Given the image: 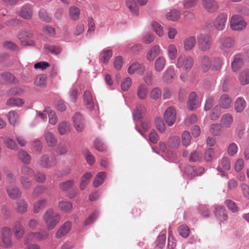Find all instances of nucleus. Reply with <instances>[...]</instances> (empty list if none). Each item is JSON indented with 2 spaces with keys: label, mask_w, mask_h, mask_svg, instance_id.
I'll use <instances>...</instances> for the list:
<instances>
[{
  "label": "nucleus",
  "mask_w": 249,
  "mask_h": 249,
  "mask_svg": "<svg viewBox=\"0 0 249 249\" xmlns=\"http://www.w3.org/2000/svg\"><path fill=\"white\" fill-rule=\"evenodd\" d=\"M196 41L195 36H190L186 38L184 41V49L185 51L192 50L196 44Z\"/></svg>",
  "instance_id": "nucleus-25"
},
{
  "label": "nucleus",
  "mask_w": 249,
  "mask_h": 249,
  "mask_svg": "<svg viewBox=\"0 0 249 249\" xmlns=\"http://www.w3.org/2000/svg\"><path fill=\"white\" fill-rule=\"evenodd\" d=\"M71 223L70 222H65L64 225L59 229L56 233L57 238H61L69 232L71 229Z\"/></svg>",
  "instance_id": "nucleus-28"
},
{
  "label": "nucleus",
  "mask_w": 249,
  "mask_h": 249,
  "mask_svg": "<svg viewBox=\"0 0 249 249\" xmlns=\"http://www.w3.org/2000/svg\"><path fill=\"white\" fill-rule=\"evenodd\" d=\"M58 207L61 211L67 213L72 209V204L69 201H61L59 202Z\"/></svg>",
  "instance_id": "nucleus-47"
},
{
  "label": "nucleus",
  "mask_w": 249,
  "mask_h": 249,
  "mask_svg": "<svg viewBox=\"0 0 249 249\" xmlns=\"http://www.w3.org/2000/svg\"><path fill=\"white\" fill-rule=\"evenodd\" d=\"M225 205L232 213H236L238 211L235 203L231 200H227L225 201Z\"/></svg>",
  "instance_id": "nucleus-64"
},
{
  "label": "nucleus",
  "mask_w": 249,
  "mask_h": 249,
  "mask_svg": "<svg viewBox=\"0 0 249 249\" xmlns=\"http://www.w3.org/2000/svg\"><path fill=\"white\" fill-rule=\"evenodd\" d=\"M19 158L24 163L29 164L30 162L31 158L30 156L25 151H21L18 154Z\"/></svg>",
  "instance_id": "nucleus-61"
},
{
  "label": "nucleus",
  "mask_w": 249,
  "mask_h": 249,
  "mask_svg": "<svg viewBox=\"0 0 249 249\" xmlns=\"http://www.w3.org/2000/svg\"><path fill=\"white\" fill-rule=\"evenodd\" d=\"M146 112L145 107L142 105L136 106L134 113L133 117L135 120H139L142 117Z\"/></svg>",
  "instance_id": "nucleus-34"
},
{
  "label": "nucleus",
  "mask_w": 249,
  "mask_h": 249,
  "mask_svg": "<svg viewBox=\"0 0 249 249\" xmlns=\"http://www.w3.org/2000/svg\"><path fill=\"white\" fill-rule=\"evenodd\" d=\"M44 137L46 143L49 146L53 147L56 144L57 142V139L51 132H46Z\"/></svg>",
  "instance_id": "nucleus-39"
},
{
  "label": "nucleus",
  "mask_w": 249,
  "mask_h": 249,
  "mask_svg": "<svg viewBox=\"0 0 249 249\" xmlns=\"http://www.w3.org/2000/svg\"><path fill=\"white\" fill-rule=\"evenodd\" d=\"M246 106L245 100L243 97H238L234 103V108L237 112H241L245 109Z\"/></svg>",
  "instance_id": "nucleus-35"
},
{
  "label": "nucleus",
  "mask_w": 249,
  "mask_h": 249,
  "mask_svg": "<svg viewBox=\"0 0 249 249\" xmlns=\"http://www.w3.org/2000/svg\"><path fill=\"white\" fill-rule=\"evenodd\" d=\"M175 70L173 67H169L164 71L163 75V80L166 82H171L175 76Z\"/></svg>",
  "instance_id": "nucleus-27"
},
{
  "label": "nucleus",
  "mask_w": 249,
  "mask_h": 249,
  "mask_svg": "<svg viewBox=\"0 0 249 249\" xmlns=\"http://www.w3.org/2000/svg\"><path fill=\"white\" fill-rule=\"evenodd\" d=\"M180 12L175 9L171 10L166 15V17L167 19L173 21L178 20L180 18Z\"/></svg>",
  "instance_id": "nucleus-45"
},
{
  "label": "nucleus",
  "mask_w": 249,
  "mask_h": 249,
  "mask_svg": "<svg viewBox=\"0 0 249 249\" xmlns=\"http://www.w3.org/2000/svg\"><path fill=\"white\" fill-rule=\"evenodd\" d=\"M200 66L204 72H207L212 66L211 59L208 55H203L200 59Z\"/></svg>",
  "instance_id": "nucleus-21"
},
{
  "label": "nucleus",
  "mask_w": 249,
  "mask_h": 249,
  "mask_svg": "<svg viewBox=\"0 0 249 249\" xmlns=\"http://www.w3.org/2000/svg\"><path fill=\"white\" fill-rule=\"evenodd\" d=\"M233 119L230 114H225L223 115L221 119V125L224 128L230 127L232 123Z\"/></svg>",
  "instance_id": "nucleus-38"
},
{
  "label": "nucleus",
  "mask_w": 249,
  "mask_h": 249,
  "mask_svg": "<svg viewBox=\"0 0 249 249\" xmlns=\"http://www.w3.org/2000/svg\"><path fill=\"white\" fill-rule=\"evenodd\" d=\"M58 130L60 135H64L70 131V125L66 122H62L58 124Z\"/></svg>",
  "instance_id": "nucleus-43"
},
{
  "label": "nucleus",
  "mask_w": 249,
  "mask_h": 249,
  "mask_svg": "<svg viewBox=\"0 0 249 249\" xmlns=\"http://www.w3.org/2000/svg\"><path fill=\"white\" fill-rule=\"evenodd\" d=\"M91 177L92 175L90 173H86L82 176L80 183V187L81 190L86 188Z\"/></svg>",
  "instance_id": "nucleus-44"
},
{
  "label": "nucleus",
  "mask_w": 249,
  "mask_h": 249,
  "mask_svg": "<svg viewBox=\"0 0 249 249\" xmlns=\"http://www.w3.org/2000/svg\"><path fill=\"white\" fill-rule=\"evenodd\" d=\"M24 92L23 89L19 87H15L9 89L7 91V94L10 96L20 95Z\"/></svg>",
  "instance_id": "nucleus-60"
},
{
  "label": "nucleus",
  "mask_w": 249,
  "mask_h": 249,
  "mask_svg": "<svg viewBox=\"0 0 249 249\" xmlns=\"http://www.w3.org/2000/svg\"><path fill=\"white\" fill-rule=\"evenodd\" d=\"M32 36L33 34L31 32L26 31H22L18 35V38L20 40L23 45H29L30 43L28 39L32 38Z\"/></svg>",
  "instance_id": "nucleus-23"
},
{
  "label": "nucleus",
  "mask_w": 249,
  "mask_h": 249,
  "mask_svg": "<svg viewBox=\"0 0 249 249\" xmlns=\"http://www.w3.org/2000/svg\"><path fill=\"white\" fill-rule=\"evenodd\" d=\"M80 12V9L75 6H71L69 9V16L72 19L75 21L79 19Z\"/></svg>",
  "instance_id": "nucleus-46"
},
{
  "label": "nucleus",
  "mask_w": 249,
  "mask_h": 249,
  "mask_svg": "<svg viewBox=\"0 0 249 249\" xmlns=\"http://www.w3.org/2000/svg\"><path fill=\"white\" fill-rule=\"evenodd\" d=\"M4 144L6 147L11 150L17 149V144L15 141L9 137H5L3 138Z\"/></svg>",
  "instance_id": "nucleus-50"
},
{
  "label": "nucleus",
  "mask_w": 249,
  "mask_h": 249,
  "mask_svg": "<svg viewBox=\"0 0 249 249\" xmlns=\"http://www.w3.org/2000/svg\"><path fill=\"white\" fill-rule=\"evenodd\" d=\"M198 48L202 51L209 50L212 44V37L208 35L200 34L197 36Z\"/></svg>",
  "instance_id": "nucleus-3"
},
{
  "label": "nucleus",
  "mask_w": 249,
  "mask_h": 249,
  "mask_svg": "<svg viewBox=\"0 0 249 249\" xmlns=\"http://www.w3.org/2000/svg\"><path fill=\"white\" fill-rule=\"evenodd\" d=\"M210 132L214 136L221 134V126L218 124H213L211 125Z\"/></svg>",
  "instance_id": "nucleus-62"
},
{
  "label": "nucleus",
  "mask_w": 249,
  "mask_h": 249,
  "mask_svg": "<svg viewBox=\"0 0 249 249\" xmlns=\"http://www.w3.org/2000/svg\"><path fill=\"white\" fill-rule=\"evenodd\" d=\"M13 231L15 237L18 239H20L23 237L25 230L20 222H17L15 223Z\"/></svg>",
  "instance_id": "nucleus-18"
},
{
  "label": "nucleus",
  "mask_w": 249,
  "mask_h": 249,
  "mask_svg": "<svg viewBox=\"0 0 249 249\" xmlns=\"http://www.w3.org/2000/svg\"><path fill=\"white\" fill-rule=\"evenodd\" d=\"M21 176L32 177L34 175V171L29 166L24 165L21 168Z\"/></svg>",
  "instance_id": "nucleus-56"
},
{
  "label": "nucleus",
  "mask_w": 249,
  "mask_h": 249,
  "mask_svg": "<svg viewBox=\"0 0 249 249\" xmlns=\"http://www.w3.org/2000/svg\"><path fill=\"white\" fill-rule=\"evenodd\" d=\"M9 123L12 125H15L19 122L18 113L14 110L10 111L6 115Z\"/></svg>",
  "instance_id": "nucleus-36"
},
{
  "label": "nucleus",
  "mask_w": 249,
  "mask_h": 249,
  "mask_svg": "<svg viewBox=\"0 0 249 249\" xmlns=\"http://www.w3.org/2000/svg\"><path fill=\"white\" fill-rule=\"evenodd\" d=\"M163 117L168 125H173L176 120V111L175 109L172 107H168L164 113Z\"/></svg>",
  "instance_id": "nucleus-8"
},
{
  "label": "nucleus",
  "mask_w": 249,
  "mask_h": 249,
  "mask_svg": "<svg viewBox=\"0 0 249 249\" xmlns=\"http://www.w3.org/2000/svg\"><path fill=\"white\" fill-rule=\"evenodd\" d=\"M166 61L164 57L160 56L155 61L154 68L156 71L160 72L164 68Z\"/></svg>",
  "instance_id": "nucleus-30"
},
{
  "label": "nucleus",
  "mask_w": 249,
  "mask_h": 249,
  "mask_svg": "<svg viewBox=\"0 0 249 249\" xmlns=\"http://www.w3.org/2000/svg\"><path fill=\"white\" fill-rule=\"evenodd\" d=\"M44 112H46L49 117V123L53 125L55 124L57 122V118L54 111H53L50 107H46L44 110Z\"/></svg>",
  "instance_id": "nucleus-42"
},
{
  "label": "nucleus",
  "mask_w": 249,
  "mask_h": 249,
  "mask_svg": "<svg viewBox=\"0 0 249 249\" xmlns=\"http://www.w3.org/2000/svg\"><path fill=\"white\" fill-rule=\"evenodd\" d=\"M227 20V15L225 13L219 14L213 21V26L214 28L218 30H223L226 26Z\"/></svg>",
  "instance_id": "nucleus-9"
},
{
  "label": "nucleus",
  "mask_w": 249,
  "mask_h": 249,
  "mask_svg": "<svg viewBox=\"0 0 249 249\" xmlns=\"http://www.w3.org/2000/svg\"><path fill=\"white\" fill-rule=\"evenodd\" d=\"M196 97L197 95L195 92L192 91L190 93L187 101V106L189 110L192 111L196 108L197 107Z\"/></svg>",
  "instance_id": "nucleus-24"
},
{
  "label": "nucleus",
  "mask_w": 249,
  "mask_h": 249,
  "mask_svg": "<svg viewBox=\"0 0 249 249\" xmlns=\"http://www.w3.org/2000/svg\"><path fill=\"white\" fill-rule=\"evenodd\" d=\"M160 53V47L158 45L153 46L147 52L146 59L149 61H153Z\"/></svg>",
  "instance_id": "nucleus-20"
},
{
  "label": "nucleus",
  "mask_w": 249,
  "mask_h": 249,
  "mask_svg": "<svg viewBox=\"0 0 249 249\" xmlns=\"http://www.w3.org/2000/svg\"><path fill=\"white\" fill-rule=\"evenodd\" d=\"M213 212L216 218L220 222H224L228 219V217L227 211L223 206H214Z\"/></svg>",
  "instance_id": "nucleus-10"
},
{
  "label": "nucleus",
  "mask_w": 249,
  "mask_h": 249,
  "mask_svg": "<svg viewBox=\"0 0 249 249\" xmlns=\"http://www.w3.org/2000/svg\"><path fill=\"white\" fill-rule=\"evenodd\" d=\"M112 56L111 50H103L100 53V61L101 62L107 64Z\"/></svg>",
  "instance_id": "nucleus-37"
},
{
  "label": "nucleus",
  "mask_w": 249,
  "mask_h": 249,
  "mask_svg": "<svg viewBox=\"0 0 249 249\" xmlns=\"http://www.w3.org/2000/svg\"><path fill=\"white\" fill-rule=\"evenodd\" d=\"M39 164L43 168H50L56 164L55 160L52 159L49 160V157L46 155H43L38 161Z\"/></svg>",
  "instance_id": "nucleus-19"
},
{
  "label": "nucleus",
  "mask_w": 249,
  "mask_h": 249,
  "mask_svg": "<svg viewBox=\"0 0 249 249\" xmlns=\"http://www.w3.org/2000/svg\"><path fill=\"white\" fill-rule=\"evenodd\" d=\"M24 104V101L20 98H11L7 101L6 104L9 106L20 107Z\"/></svg>",
  "instance_id": "nucleus-53"
},
{
  "label": "nucleus",
  "mask_w": 249,
  "mask_h": 249,
  "mask_svg": "<svg viewBox=\"0 0 249 249\" xmlns=\"http://www.w3.org/2000/svg\"><path fill=\"white\" fill-rule=\"evenodd\" d=\"M48 234L46 232H30L25 237L24 242L28 244L31 242L40 241L47 239Z\"/></svg>",
  "instance_id": "nucleus-5"
},
{
  "label": "nucleus",
  "mask_w": 249,
  "mask_h": 249,
  "mask_svg": "<svg viewBox=\"0 0 249 249\" xmlns=\"http://www.w3.org/2000/svg\"><path fill=\"white\" fill-rule=\"evenodd\" d=\"M7 192L12 199H17L21 197L22 193L16 186H9L7 188Z\"/></svg>",
  "instance_id": "nucleus-26"
},
{
  "label": "nucleus",
  "mask_w": 249,
  "mask_h": 249,
  "mask_svg": "<svg viewBox=\"0 0 249 249\" xmlns=\"http://www.w3.org/2000/svg\"><path fill=\"white\" fill-rule=\"evenodd\" d=\"M127 7L130 11L134 14L137 15L138 14V6L135 1V0H127L126 1Z\"/></svg>",
  "instance_id": "nucleus-48"
},
{
  "label": "nucleus",
  "mask_w": 249,
  "mask_h": 249,
  "mask_svg": "<svg viewBox=\"0 0 249 249\" xmlns=\"http://www.w3.org/2000/svg\"><path fill=\"white\" fill-rule=\"evenodd\" d=\"M20 16L25 19H30L33 16V9L29 5H23L19 12Z\"/></svg>",
  "instance_id": "nucleus-22"
},
{
  "label": "nucleus",
  "mask_w": 249,
  "mask_h": 249,
  "mask_svg": "<svg viewBox=\"0 0 249 249\" xmlns=\"http://www.w3.org/2000/svg\"><path fill=\"white\" fill-rule=\"evenodd\" d=\"M178 231L179 234L184 238L187 237L190 233L189 227L186 225H183L178 228Z\"/></svg>",
  "instance_id": "nucleus-58"
},
{
  "label": "nucleus",
  "mask_w": 249,
  "mask_h": 249,
  "mask_svg": "<svg viewBox=\"0 0 249 249\" xmlns=\"http://www.w3.org/2000/svg\"><path fill=\"white\" fill-rule=\"evenodd\" d=\"M202 4L204 9L209 13H213L219 8L217 2L214 0H202Z\"/></svg>",
  "instance_id": "nucleus-13"
},
{
  "label": "nucleus",
  "mask_w": 249,
  "mask_h": 249,
  "mask_svg": "<svg viewBox=\"0 0 249 249\" xmlns=\"http://www.w3.org/2000/svg\"><path fill=\"white\" fill-rule=\"evenodd\" d=\"M106 177V173L104 172H101L98 173L93 182V185L95 187H98L104 182Z\"/></svg>",
  "instance_id": "nucleus-41"
},
{
  "label": "nucleus",
  "mask_w": 249,
  "mask_h": 249,
  "mask_svg": "<svg viewBox=\"0 0 249 249\" xmlns=\"http://www.w3.org/2000/svg\"><path fill=\"white\" fill-rule=\"evenodd\" d=\"M220 49L226 51L233 48L235 45V38L233 36H223L220 38Z\"/></svg>",
  "instance_id": "nucleus-7"
},
{
  "label": "nucleus",
  "mask_w": 249,
  "mask_h": 249,
  "mask_svg": "<svg viewBox=\"0 0 249 249\" xmlns=\"http://www.w3.org/2000/svg\"><path fill=\"white\" fill-rule=\"evenodd\" d=\"M177 54V47L174 44H170L168 49V56L170 59L174 60Z\"/></svg>",
  "instance_id": "nucleus-54"
},
{
  "label": "nucleus",
  "mask_w": 249,
  "mask_h": 249,
  "mask_svg": "<svg viewBox=\"0 0 249 249\" xmlns=\"http://www.w3.org/2000/svg\"><path fill=\"white\" fill-rule=\"evenodd\" d=\"M47 188L44 186H37L35 187L32 193L33 197L36 198L46 192Z\"/></svg>",
  "instance_id": "nucleus-55"
},
{
  "label": "nucleus",
  "mask_w": 249,
  "mask_h": 249,
  "mask_svg": "<svg viewBox=\"0 0 249 249\" xmlns=\"http://www.w3.org/2000/svg\"><path fill=\"white\" fill-rule=\"evenodd\" d=\"M192 137L189 132L184 131L181 134L182 145L184 146H188L191 142Z\"/></svg>",
  "instance_id": "nucleus-49"
},
{
  "label": "nucleus",
  "mask_w": 249,
  "mask_h": 249,
  "mask_svg": "<svg viewBox=\"0 0 249 249\" xmlns=\"http://www.w3.org/2000/svg\"><path fill=\"white\" fill-rule=\"evenodd\" d=\"M72 120L75 129L78 132L82 131L85 127L84 120L82 115L79 113H76Z\"/></svg>",
  "instance_id": "nucleus-12"
},
{
  "label": "nucleus",
  "mask_w": 249,
  "mask_h": 249,
  "mask_svg": "<svg viewBox=\"0 0 249 249\" xmlns=\"http://www.w3.org/2000/svg\"><path fill=\"white\" fill-rule=\"evenodd\" d=\"M61 216L59 214L55 213L52 209H48L44 213L43 219L44 221L48 230L54 229L59 222Z\"/></svg>",
  "instance_id": "nucleus-1"
},
{
  "label": "nucleus",
  "mask_w": 249,
  "mask_h": 249,
  "mask_svg": "<svg viewBox=\"0 0 249 249\" xmlns=\"http://www.w3.org/2000/svg\"><path fill=\"white\" fill-rule=\"evenodd\" d=\"M15 209L18 213L23 214L28 211V203L24 199H19L16 201Z\"/></svg>",
  "instance_id": "nucleus-16"
},
{
  "label": "nucleus",
  "mask_w": 249,
  "mask_h": 249,
  "mask_svg": "<svg viewBox=\"0 0 249 249\" xmlns=\"http://www.w3.org/2000/svg\"><path fill=\"white\" fill-rule=\"evenodd\" d=\"M148 94V88L144 84H141L138 87L137 95L138 98L141 100L146 98Z\"/></svg>",
  "instance_id": "nucleus-31"
},
{
  "label": "nucleus",
  "mask_w": 249,
  "mask_h": 249,
  "mask_svg": "<svg viewBox=\"0 0 249 249\" xmlns=\"http://www.w3.org/2000/svg\"><path fill=\"white\" fill-rule=\"evenodd\" d=\"M161 90L159 88H153L150 93V97L154 100H157L161 96Z\"/></svg>",
  "instance_id": "nucleus-57"
},
{
  "label": "nucleus",
  "mask_w": 249,
  "mask_h": 249,
  "mask_svg": "<svg viewBox=\"0 0 249 249\" xmlns=\"http://www.w3.org/2000/svg\"><path fill=\"white\" fill-rule=\"evenodd\" d=\"M123 64V57L118 56H116L114 58V61L113 62V66L114 69L117 71H119L121 69V68Z\"/></svg>",
  "instance_id": "nucleus-63"
},
{
  "label": "nucleus",
  "mask_w": 249,
  "mask_h": 249,
  "mask_svg": "<svg viewBox=\"0 0 249 249\" xmlns=\"http://www.w3.org/2000/svg\"><path fill=\"white\" fill-rule=\"evenodd\" d=\"M36 85L44 88L47 86V76L45 74L38 75L34 81Z\"/></svg>",
  "instance_id": "nucleus-40"
},
{
  "label": "nucleus",
  "mask_w": 249,
  "mask_h": 249,
  "mask_svg": "<svg viewBox=\"0 0 249 249\" xmlns=\"http://www.w3.org/2000/svg\"><path fill=\"white\" fill-rule=\"evenodd\" d=\"M238 80L242 86L249 84V69L244 70L241 72L238 76Z\"/></svg>",
  "instance_id": "nucleus-29"
},
{
  "label": "nucleus",
  "mask_w": 249,
  "mask_h": 249,
  "mask_svg": "<svg viewBox=\"0 0 249 249\" xmlns=\"http://www.w3.org/2000/svg\"><path fill=\"white\" fill-rule=\"evenodd\" d=\"M232 99L227 94L224 93L221 95L219 100V107L224 109H228L231 106Z\"/></svg>",
  "instance_id": "nucleus-14"
},
{
  "label": "nucleus",
  "mask_w": 249,
  "mask_h": 249,
  "mask_svg": "<svg viewBox=\"0 0 249 249\" xmlns=\"http://www.w3.org/2000/svg\"><path fill=\"white\" fill-rule=\"evenodd\" d=\"M137 70L139 71L140 73L142 74L145 71V67L143 65H141L137 62L132 64L128 68V72L131 74L134 73Z\"/></svg>",
  "instance_id": "nucleus-32"
},
{
  "label": "nucleus",
  "mask_w": 249,
  "mask_h": 249,
  "mask_svg": "<svg viewBox=\"0 0 249 249\" xmlns=\"http://www.w3.org/2000/svg\"><path fill=\"white\" fill-rule=\"evenodd\" d=\"M243 64V59L241 54L237 53L233 56L231 67L234 72H237L242 68Z\"/></svg>",
  "instance_id": "nucleus-11"
},
{
  "label": "nucleus",
  "mask_w": 249,
  "mask_h": 249,
  "mask_svg": "<svg viewBox=\"0 0 249 249\" xmlns=\"http://www.w3.org/2000/svg\"><path fill=\"white\" fill-rule=\"evenodd\" d=\"M47 204V201L45 199H39L36 201L33 205V212L34 213H38L45 208Z\"/></svg>",
  "instance_id": "nucleus-33"
},
{
  "label": "nucleus",
  "mask_w": 249,
  "mask_h": 249,
  "mask_svg": "<svg viewBox=\"0 0 249 249\" xmlns=\"http://www.w3.org/2000/svg\"><path fill=\"white\" fill-rule=\"evenodd\" d=\"M152 27L154 31L159 36H162L163 35V27L159 23L156 21L152 22Z\"/></svg>",
  "instance_id": "nucleus-52"
},
{
  "label": "nucleus",
  "mask_w": 249,
  "mask_h": 249,
  "mask_svg": "<svg viewBox=\"0 0 249 249\" xmlns=\"http://www.w3.org/2000/svg\"><path fill=\"white\" fill-rule=\"evenodd\" d=\"M169 145L174 148H178L180 144V138L177 136H173L169 140Z\"/></svg>",
  "instance_id": "nucleus-59"
},
{
  "label": "nucleus",
  "mask_w": 249,
  "mask_h": 249,
  "mask_svg": "<svg viewBox=\"0 0 249 249\" xmlns=\"http://www.w3.org/2000/svg\"><path fill=\"white\" fill-rule=\"evenodd\" d=\"M83 100L85 106L91 110L94 107V102L92 94L90 91L86 90L84 92Z\"/></svg>",
  "instance_id": "nucleus-15"
},
{
  "label": "nucleus",
  "mask_w": 249,
  "mask_h": 249,
  "mask_svg": "<svg viewBox=\"0 0 249 249\" xmlns=\"http://www.w3.org/2000/svg\"><path fill=\"white\" fill-rule=\"evenodd\" d=\"M194 65V59L190 56L181 54L178 57L176 66L179 69H182L186 72L189 71Z\"/></svg>",
  "instance_id": "nucleus-2"
},
{
  "label": "nucleus",
  "mask_w": 249,
  "mask_h": 249,
  "mask_svg": "<svg viewBox=\"0 0 249 249\" xmlns=\"http://www.w3.org/2000/svg\"><path fill=\"white\" fill-rule=\"evenodd\" d=\"M11 229L8 227H4L1 231V246L5 248H9L13 246L12 240Z\"/></svg>",
  "instance_id": "nucleus-4"
},
{
  "label": "nucleus",
  "mask_w": 249,
  "mask_h": 249,
  "mask_svg": "<svg viewBox=\"0 0 249 249\" xmlns=\"http://www.w3.org/2000/svg\"><path fill=\"white\" fill-rule=\"evenodd\" d=\"M231 27L234 31L242 30L247 26V23L243 18L239 15H233L231 17Z\"/></svg>",
  "instance_id": "nucleus-6"
},
{
  "label": "nucleus",
  "mask_w": 249,
  "mask_h": 249,
  "mask_svg": "<svg viewBox=\"0 0 249 249\" xmlns=\"http://www.w3.org/2000/svg\"><path fill=\"white\" fill-rule=\"evenodd\" d=\"M19 179L20 183L24 189L29 190L31 188L32 183L28 177L21 176Z\"/></svg>",
  "instance_id": "nucleus-51"
},
{
  "label": "nucleus",
  "mask_w": 249,
  "mask_h": 249,
  "mask_svg": "<svg viewBox=\"0 0 249 249\" xmlns=\"http://www.w3.org/2000/svg\"><path fill=\"white\" fill-rule=\"evenodd\" d=\"M0 78L1 79L0 84L5 83L16 84L18 82V80L13 74L7 72L1 73Z\"/></svg>",
  "instance_id": "nucleus-17"
}]
</instances>
